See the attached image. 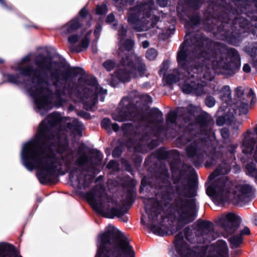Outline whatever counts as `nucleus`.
Segmentation results:
<instances>
[{
    "instance_id": "61",
    "label": "nucleus",
    "mask_w": 257,
    "mask_h": 257,
    "mask_svg": "<svg viewBox=\"0 0 257 257\" xmlns=\"http://www.w3.org/2000/svg\"><path fill=\"white\" fill-rule=\"evenodd\" d=\"M150 43L148 41H144L142 42V46L144 48H147L149 46Z\"/></svg>"
},
{
    "instance_id": "25",
    "label": "nucleus",
    "mask_w": 257,
    "mask_h": 257,
    "mask_svg": "<svg viewBox=\"0 0 257 257\" xmlns=\"http://www.w3.org/2000/svg\"><path fill=\"white\" fill-rule=\"evenodd\" d=\"M82 24V19L75 18L65 25L67 31L69 33L77 30Z\"/></svg>"
},
{
    "instance_id": "11",
    "label": "nucleus",
    "mask_w": 257,
    "mask_h": 257,
    "mask_svg": "<svg viewBox=\"0 0 257 257\" xmlns=\"http://www.w3.org/2000/svg\"><path fill=\"white\" fill-rule=\"evenodd\" d=\"M230 170L229 165L222 162L208 177V180L214 179V182L207 186L206 194L217 204H223L229 198L230 190L232 185L225 175Z\"/></svg>"
},
{
    "instance_id": "7",
    "label": "nucleus",
    "mask_w": 257,
    "mask_h": 257,
    "mask_svg": "<svg viewBox=\"0 0 257 257\" xmlns=\"http://www.w3.org/2000/svg\"><path fill=\"white\" fill-rule=\"evenodd\" d=\"M135 195L132 189L128 191L125 200L118 202L107 195L103 186L96 185L86 194V198L94 210L102 216L109 218L117 217L126 222L128 218L123 217L127 211L125 205L133 203Z\"/></svg>"
},
{
    "instance_id": "24",
    "label": "nucleus",
    "mask_w": 257,
    "mask_h": 257,
    "mask_svg": "<svg viewBox=\"0 0 257 257\" xmlns=\"http://www.w3.org/2000/svg\"><path fill=\"white\" fill-rule=\"evenodd\" d=\"M65 87L68 83V79L67 77L68 76H72L76 75L82 72L83 70L78 67H72L69 64L65 62Z\"/></svg>"
},
{
    "instance_id": "36",
    "label": "nucleus",
    "mask_w": 257,
    "mask_h": 257,
    "mask_svg": "<svg viewBox=\"0 0 257 257\" xmlns=\"http://www.w3.org/2000/svg\"><path fill=\"white\" fill-rule=\"evenodd\" d=\"M170 153L171 152H167L163 149H160L157 152V157L159 159H166Z\"/></svg>"
},
{
    "instance_id": "16",
    "label": "nucleus",
    "mask_w": 257,
    "mask_h": 257,
    "mask_svg": "<svg viewBox=\"0 0 257 257\" xmlns=\"http://www.w3.org/2000/svg\"><path fill=\"white\" fill-rule=\"evenodd\" d=\"M238 217L232 213H228L219 218L217 223L228 234L234 233L238 228Z\"/></svg>"
},
{
    "instance_id": "18",
    "label": "nucleus",
    "mask_w": 257,
    "mask_h": 257,
    "mask_svg": "<svg viewBox=\"0 0 257 257\" xmlns=\"http://www.w3.org/2000/svg\"><path fill=\"white\" fill-rule=\"evenodd\" d=\"M127 32L126 28L123 26H121L118 31V35L119 39V55H120V53L126 51L127 53L129 51L131 50L134 45V42L131 39H126L123 40V38L125 37Z\"/></svg>"
},
{
    "instance_id": "37",
    "label": "nucleus",
    "mask_w": 257,
    "mask_h": 257,
    "mask_svg": "<svg viewBox=\"0 0 257 257\" xmlns=\"http://www.w3.org/2000/svg\"><path fill=\"white\" fill-rule=\"evenodd\" d=\"M103 67L107 71H111L113 69L115 66V62L114 61L111 60H107L103 63Z\"/></svg>"
},
{
    "instance_id": "34",
    "label": "nucleus",
    "mask_w": 257,
    "mask_h": 257,
    "mask_svg": "<svg viewBox=\"0 0 257 257\" xmlns=\"http://www.w3.org/2000/svg\"><path fill=\"white\" fill-rule=\"evenodd\" d=\"M204 0H188V5L194 10H198L202 6Z\"/></svg>"
},
{
    "instance_id": "33",
    "label": "nucleus",
    "mask_w": 257,
    "mask_h": 257,
    "mask_svg": "<svg viewBox=\"0 0 257 257\" xmlns=\"http://www.w3.org/2000/svg\"><path fill=\"white\" fill-rule=\"evenodd\" d=\"M194 109V107L192 105H189L188 106L187 108V117H183V121L185 125H187V124H190L191 123L190 120L194 118V114L193 112Z\"/></svg>"
},
{
    "instance_id": "56",
    "label": "nucleus",
    "mask_w": 257,
    "mask_h": 257,
    "mask_svg": "<svg viewBox=\"0 0 257 257\" xmlns=\"http://www.w3.org/2000/svg\"><path fill=\"white\" fill-rule=\"evenodd\" d=\"M248 95V96L252 97L251 101L254 102L253 99L255 98V94L252 89H249Z\"/></svg>"
},
{
    "instance_id": "44",
    "label": "nucleus",
    "mask_w": 257,
    "mask_h": 257,
    "mask_svg": "<svg viewBox=\"0 0 257 257\" xmlns=\"http://www.w3.org/2000/svg\"><path fill=\"white\" fill-rule=\"evenodd\" d=\"M133 125L131 123L123 124L122 129L125 133H127L133 130Z\"/></svg>"
},
{
    "instance_id": "52",
    "label": "nucleus",
    "mask_w": 257,
    "mask_h": 257,
    "mask_svg": "<svg viewBox=\"0 0 257 257\" xmlns=\"http://www.w3.org/2000/svg\"><path fill=\"white\" fill-rule=\"evenodd\" d=\"M115 21V17L113 14H109L106 19V22L111 23Z\"/></svg>"
},
{
    "instance_id": "49",
    "label": "nucleus",
    "mask_w": 257,
    "mask_h": 257,
    "mask_svg": "<svg viewBox=\"0 0 257 257\" xmlns=\"http://www.w3.org/2000/svg\"><path fill=\"white\" fill-rule=\"evenodd\" d=\"M101 26L100 24L97 25L96 26L95 29L94 30V34L97 39L99 38V34L101 31Z\"/></svg>"
},
{
    "instance_id": "14",
    "label": "nucleus",
    "mask_w": 257,
    "mask_h": 257,
    "mask_svg": "<svg viewBox=\"0 0 257 257\" xmlns=\"http://www.w3.org/2000/svg\"><path fill=\"white\" fill-rule=\"evenodd\" d=\"M253 188L249 184L239 183L235 187L233 193L232 201L236 205H244L250 200Z\"/></svg>"
},
{
    "instance_id": "27",
    "label": "nucleus",
    "mask_w": 257,
    "mask_h": 257,
    "mask_svg": "<svg viewBox=\"0 0 257 257\" xmlns=\"http://www.w3.org/2000/svg\"><path fill=\"white\" fill-rule=\"evenodd\" d=\"M185 20V26L193 27L197 25L200 21V17L198 13H194L191 16H187V19H184Z\"/></svg>"
},
{
    "instance_id": "21",
    "label": "nucleus",
    "mask_w": 257,
    "mask_h": 257,
    "mask_svg": "<svg viewBox=\"0 0 257 257\" xmlns=\"http://www.w3.org/2000/svg\"><path fill=\"white\" fill-rule=\"evenodd\" d=\"M183 75L181 74L177 69L173 70L172 73L169 74L163 78V81L166 85H171L180 80Z\"/></svg>"
},
{
    "instance_id": "3",
    "label": "nucleus",
    "mask_w": 257,
    "mask_h": 257,
    "mask_svg": "<svg viewBox=\"0 0 257 257\" xmlns=\"http://www.w3.org/2000/svg\"><path fill=\"white\" fill-rule=\"evenodd\" d=\"M169 178L168 170L164 168L159 176V181L166 184L162 186L161 189L160 202L152 198L144 200L149 222L146 224L143 217H141V222L154 230L156 225L164 220V216L162 214L164 207H167L174 199L171 205V217L173 218L178 224L176 230H171V234H174L181 227L195 219L198 209L196 200L194 198V191L188 182L186 180H180L177 182H174V186L167 185Z\"/></svg>"
},
{
    "instance_id": "64",
    "label": "nucleus",
    "mask_w": 257,
    "mask_h": 257,
    "mask_svg": "<svg viewBox=\"0 0 257 257\" xmlns=\"http://www.w3.org/2000/svg\"><path fill=\"white\" fill-rule=\"evenodd\" d=\"M26 28H34L36 29H39V27L36 25H35V24H33V25H26Z\"/></svg>"
},
{
    "instance_id": "2",
    "label": "nucleus",
    "mask_w": 257,
    "mask_h": 257,
    "mask_svg": "<svg viewBox=\"0 0 257 257\" xmlns=\"http://www.w3.org/2000/svg\"><path fill=\"white\" fill-rule=\"evenodd\" d=\"M63 118L56 111L48 114L40 123L34 138L25 143L22 149L23 165L31 171L37 168V177L43 185L64 175L62 169L64 143L61 136L64 129L63 126L56 128Z\"/></svg>"
},
{
    "instance_id": "51",
    "label": "nucleus",
    "mask_w": 257,
    "mask_h": 257,
    "mask_svg": "<svg viewBox=\"0 0 257 257\" xmlns=\"http://www.w3.org/2000/svg\"><path fill=\"white\" fill-rule=\"evenodd\" d=\"M237 147V145L230 144L227 147L228 151L231 154H233L235 152L236 149Z\"/></svg>"
},
{
    "instance_id": "23",
    "label": "nucleus",
    "mask_w": 257,
    "mask_h": 257,
    "mask_svg": "<svg viewBox=\"0 0 257 257\" xmlns=\"http://www.w3.org/2000/svg\"><path fill=\"white\" fill-rule=\"evenodd\" d=\"M219 97L220 99L227 105L231 100V94L230 88L228 85L223 86L219 91Z\"/></svg>"
},
{
    "instance_id": "9",
    "label": "nucleus",
    "mask_w": 257,
    "mask_h": 257,
    "mask_svg": "<svg viewBox=\"0 0 257 257\" xmlns=\"http://www.w3.org/2000/svg\"><path fill=\"white\" fill-rule=\"evenodd\" d=\"M69 98L74 102L82 103L87 110H92L97 103L98 97L103 101L107 90L98 86L95 78L91 77L83 80L79 79L78 83L72 82L68 88Z\"/></svg>"
},
{
    "instance_id": "32",
    "label": "nucleus",
    "mask_w": 257,
    "mask_h": 257,
    "mask_svg": "<svg viewBox=\"0 0 257 257\" xmlns=\"http://www.w3.org/2000/svg\"><path fill=\"white\" fill-rule=\"evenodd\" d=\"M5 76L7 78L6 81H4L3 83L9 82L17 85L22 84V82L19 80V76L18 74H6Z\"/></svg>"
},
{
    "instance_id": "30",
    "label": "nucleus",
    "mask_w": 257,
    "mask_h": 257,
    "mask_svg": "<svg viewBox=\"0 0 257 257\" xmlns=\"http://www.w3.org/2000/svg\"><path fill=\"white\" fill-rule=\"evenodd\" d=\"M231 248H236L238 247L242 243L243 239L241 235H234L230 237L229 239Z\"/></svg>"
},
{
    "instance_id": "42",
    "label": "nucleus",
    "mask_w": 257,
    "mask_h": 257,
    "mask_svg": "<svg viewBox=\"0 0 257 257\" xmlns=\"http://www.w3.org/2000/svg\"><path fill=\"white\" fill-rule=\"evenodd\" d=\"M220 134L224 139H227L230 136L229 131L228 128L224 127L220 130Z\"/></svg>"
},
{
    "instance_id": "19",
    "label": "nucleus",
    "mask_w": 257,
    "mask_h": 257,
    "mask_svg": "<svg viewBox=\"0 0 257 257\" xmlns=\"http://www.w3.org/2000/svg\"><path fill=\"white\" fill-rule=\"evenodd\" d=\"M0 257H22L16 247L9 243H0Z\"/></svg>"
},
{
    "instance_id": "63",
    "label": "nucleus",
    "mask_w": 257,
    "mask_h": 257,
    "mask_svg": "<svg viewBox=\"0 0 257 257\" xmlns=\"http://www.w3.org/2000/svg\"><path fill=\"white\" fill-rule=\"evenodd\" d=\"M146 178L145 177H143V179H142L141 186V188L142 187L145 186L146 183Z\"/></svg>"
},
{
    "instance_id": "8",
    "label": "nucleus",
    "mask_w": 257,
    "mask_h": 257,
    "mask_svg": "<svg viewBox=\"0 0 257 257\" xmlns=\"http://www.w3.org/2000/svg\"><path fill=\"white\" fill-rule=\"evenodd\" d=\"M97 247L95 257H134L128 239L111 225L98 236Z\"/></svg>"
},
{
    "instance_id": "53",
    "label": "nucleus",
    "mask_w": 257,
    "mask_h": 257,
    "mask_svg": "<svg viewBox=\"0 0 257 257\" xmlns=\"http://www.w3.org/2000/svg\"><path fill=\"white\" fill-rule=\"evenodd\" d=\"M250 234V230L248 227H245L242 230L240 231V234L239 235H248Z\"/></svg>"
},
{
    "instance_id": "46",
    "label": "nucleus",
    "mask_w": 257,
    "mask_h": 257,
    "mask_svg": "<svg viewBox=\"0 0 257 257\" xmlns=\"http://www.w3.org/2000/svg\"><path fill=\"white\" fill-rule=\"evenodd\" d=\"M107 167L108 169H112L113 170L117 169V164L116 161L114 160H111L107 164Z\"/></svg>"
},
{
    "instance_id": "22",
    "label": "nucleus",
    "mask_w": 257,
    "mask_h": 257,
    "mask_svg": "<svg viewBox=\"0 0 257 257\" xmlns=\"http://www.w3.org/2000/svg\"><path fill=\"white\" fill-rule=\"evenodd\" d=\"M177 114L175 111L169 112L166 116V120L167 127L175 130L180 128L181 126L177 125Z\"/></svg>"
},
{
    "instance_id": "6",
    "label": "nucleus",
    "mask_w": 257,
    "mask_h": 257,
    "mask_svg": "<svg viewBox=\"0 0 257 257\" xmlns=\"http://www.w3.org/2000/svg\"><path fill=\"white\" fill-rule=\"evenodd\" d=\"M140 101L142 104H148L152 101L151 97L147 94L140 95L137 91H132L119 102L118 107L112 114L113 119L119 122L139 121L149 125H154V136L158 137L163 130L160 126L164 120L163 113L158 109H154L150 114H145L140 107Z\"/></svg>"
},
{
    "instance_id": "60",
    "label": "nucleus",
    "mask_w": 257,
    "mask_h": 257,
    "mask_svg": "<svg viewBox=\"0 0 257 257\" xmlns=\"http://www.w3.org/2000/svg\"><path fill=\"white\" fill-rule=\"evenodd\" d=\"M0 4L4 8H8V6L7 4L6 0H0Z\"/></svg>"
},
{
    "instance_id": "39",
    "label": "nucleus",
    "mask_w": 257,
    "mask_h": 257,
    "mask_svg": "<svg viewBox=\"0 0 257 257\" xmlns=\"http://www.w3.org/2000/svg\"><path fill=\"white\" fill-rule=\"evenodd\" d=\"M107 7L105 5H98L96 9V14L97 15H104L107 12Z\"/></svg>"
},
{
    "instance_id": "31",
    "label": "nucleus",
    "mask_w": 257,
    "mask_h": 257,
    "mask_svg": "<svg viewBox=\"0 0 257 257\" xmlns=\"http://www.w3.org/2000/svg\"><path fill=\"white\" fill-rule=\"evenodd\" d=\"M244 51L246 53L250 54L251 56H256L254 66L257 67V42L244 48Z\"/></svg>"
},
{
    "instance_id": "4",
    "label": "nucleus",
    "mask_w": 257,
    "mask_h": 257,
    "mask_svg": "<svg viewBox=\"0 0 257 257\" xmlns=\"http://www.w3.org/2000/svg\"><path fill=\"white\" fill-rule=\"evenodd\" d=\"M37 67L28 65L19 67L20 75L31 78V82L35 85L29 89L33 97L36 108L41 115H45L53 107V92L47 87L42 86L48 83L47 73L50 72L52 80L59 82L64 80V63L53 61L50 55L42 54L37 55L34 60Z\"/></svg>"
},
{
    "instance_id": "45",
    "label": "nucleus",
    "mask_w": 257,
    "mask_h": 257,
    "mask_svg": "<svg viewBox=\"0 0 257 257\" xmlns=\"http://www.w3.org/2000/svg\"><path fill=\"white\" fill-rule=\"evenodd\" d=\"M87 15L88 11L86 10L85 8H83L79 12L80 17H77L76 18L82 19V22L83 23L84 21V19L86 17Z\"/></svg>"
},
{
    "instance_id": "40",
    "label": "nucleus",
    "mask_w": 257,
    "mask_h": 257,
    "mask_svg": "<svg viewBox=\"0 0 257 257\" xmlns=\"http://www.w3.org/2000/svg\"><path fill=\"white\" fill-rule=\"evenodd\" d=\"M228 125H231L232 128L235 131H237L239 130L240 126L241 125V123L239 121H236L235 118V116H234V119L232 122L230 123H228Z\"/></svg>"
},
{
    "instance_id": "13",
    "label": "nucleus",
    "mask_w": 257,
    "mask_h": 257,
    "mask_svg": "<svg viewBox=\"0 0 257 257\" xmlns=\"http://www.w3.org/2000/svg\"><path fill=\"white\" fill-rule=\"evenodd\" d=\"M91 33L92 31L89 30L87 32H83L79 35H73L69 37L68 41L70 50L76 53L86 50L89 46Z\"/></svg>"
},
{
    "instance_id": "17",
    "label": "nucleus",
    "mask_w": 257,
    "mask_h": 257,
    "mask_svg": "<svg viewBox=\"0 0 257 257\" xmlns=\"http://www.w3.org/2000/svg\"><path fill=\"white\" fill-rule=\"evenodd\" d=\"M84 129L83 124L77 119L65 117V131L69 130L74 136L81 137Z\"/></svg>"
},
{
    "instance_id": "12",
    "label": "nucleus",
    "mask_w": 257,
    "mask_h": 257,
    "mask_svg": "<svg viewBox=\"0 0 257 257\" xmlns=\"http://www.w3.org/2000/svg\"><path fill=\"white\" fill-rule=\"evenodd\" d=\"M253 136L251 132L246 131L243 135V139L241 148L243 154L247 155L253 154L255 163L250 162L245 165L246 174L257 181V145L254 149L255 139Z\"/></svg>"
},
{
    "instance_id": "26",
    "label": "nucleus",
    "mask_w": 257,
    "mask_h": 257,
    "mask_svg": "<svg viewBox=\"0 0 257 257\" xmlns=\"http://www.w3.org/2000/svg\"><path fill=\"white\" fill-rule=\"evenodd\" d=\"M234 119V114L230 112L224 116H219L216 119V124L219 126L223 125L224 124H228V123L232 122Z\"/></svg>"
},
{
    "instance_id": "15",
    "label": "nucleus",
    "mask_w": 257,
    "mask_h": 257,
    "mask_svg": "<svg viewBox=\"0 0 257 257\" xmlns=\"http://www.w3.org/2000/svg\"><path fill=\"white\" fill-rule=\"evenodd\" d=\"M205 142L202 139L195 140L186 149L187 154L195 166L200 163L206 155L204 150Z\"/></svg>"
},
{
    "instance_id": "41",
    "label": "nucleus",
    "mask_w": 257,
    "mask_h": 257,
    "mask_svg": "<svg viewBox=\"0 0 257 257\" xmlns=\"http://www.w3.org/2000/svg\"><path fill=\"white\" fill-rule=\"evenodd\" d=\"M205 103L208 107H212L215 104V100L212 96H208L205 99Z\"/></svg>"
},
{
    "instance_id": "54",
    "label": "nucleus",
    "mask_w": 257,
    "mask_h": 257,
    "mask_svg": "<svg viewBox=\"0 0 257 257\" xmlns=\"http://www.w3.org/2000/svg\"><path fill=\"white\" fill-rule=\"evenodd\" d=\"M243 71L245 73H249L250 71L251 68L249 64H245L242 68Z\"/></svg>"
},
{
    "instance_id": "29",
    "label": "nucleus",
    "mask_w": 257,
    "mask_h": 257,
    "mask_svg": "<svg viewBox=\"0 0 257 257\" xmlns=\"http://www.w3.org/2000/svg\"><path fill=\"white\" fill-rule=\"evenodd\" d=\"M82 147H79L77 154L80 155L77 160V164L80 166H85L87 165L88 162V158L85 154L81 153Z\"/></svg>"
},
{
    "instance_id": "48",
    "label": "nucleus",
    "mask_w": 257,
    "mask_h": 257,
    "mask_svg": "<svg viewBox=\"0 0 257 257\" xmlns=\"http://www.w3.org/2000/svg\"><path fill=\"white\" fill-rule=\"evenodd\" d=\"M211 126L209 125V123L207 122H204L201 125V130L202 131H205L206 134H208V133L210 131Z\"/></svg>"
},
{
    "instance_id": "59",
    "label": "nucleus",
    "mask_w": 257,
    "mask_h": 257,
    "mask_svg": "<svg viewBox=\"0 0 257 257\" xmlns=\"http://www.w3.org/2000/svg\"><path fill=\"white\" fill-rule=\"evenodd\" d=\"M31 58L29 55H27L22 59V62L23 63H26L30 61Z\"/></svg>"
},
{
    "instance_id": "20",
    "label": "nucleus",
    "mask_w": 257,
    "mask_h": 257,
    "mask_svg": "<svg viewBox=\"0 0 257 257\" xmlns=\"http://www.w3.org/2000/svg\"><path fill=\"white\" fill-rule=\"evenodd\" d=\"M248 104L247 101L245 99L237 100L232 106L233 109L232 112L234 114L237 113L240 115L241 114H246L248 109Z\"/></svg>"
},
{
    "instance_id": "58",
    "label": "nucleus",
    "mask_w": 257,
    "mask_h": 257,
    "mask_svg": "<svg viewBox=\"0 0 257 257\" xmlns=\"http://www.w3.org/2000/svg\"><path fill=\"white\" fill-rule=\"evenodd\" d=\"M111 128H112V130L114 131V132H116L119 129V126L116 123H111Z\"/></svg>"
},
{
    "instance_id": "28",
    "label": "nucleus",
    "mask_w": 257,
    "mask_h": 257,
    "mask_svg": "<svg viewBox=\"0 0 257 257\" xmlns=\"http://www.w3.org/2000/svg\"><path fill=\"white\" fill-rule=\"evenodd\" d=\"M222 157V154L219 152H215L210 154L209 160L207 161L206 167H209L212 165H215L218 161V160Z\"/></svg>"
},
{
    "instance_id": "62",
    "label": "nucleus",
    "mask_w": 257,
    "mask_h": 257,
    "mask_svg": "<svg viewBox=\"0 0 257 257\" xmlns=\"http://www.w3.org/2000/svg\"><path fill=\"white\" fill-rule=\"evenodd\" d=\"M157 145H158L157 142L155 140H153L150 144V146H151V147H152V148H154Z\"/></svg>"
},
{
    "instance_id": "38",
    "label": "nucleus",
    "mask_w": 257,
    "mask_h": 257,
    "mask_svg": "<svg viewBox=\"0 0 257 257\" xmlns=\"http://www.w3.org/2000/svg\"><path fill=\"white\" fill-rule=\"evenodd\" d=\"M111 124V120L108 118H103L101 122V127L106 130H110Z\"/></svg>"
},
{
    "instance_id": "10",
    "label": "nucleus",
    "mask_w": 257,
    "mask_h": 257,
    "mask_svg": "<svg viewBox=\"0 0 257 257\" xmlns=\"http://www.w3.org/2000/svg\"><path fill=\"white\" fill-rule=\"evenodd\" d=\"M122 58L120 64L111 75L110 84L115 87L119 82L130 81L132 78L148 77L150 75L142 59L136 54L127 55Z\"/></svg>"
},
{
    "instance_id": "43",
    "label": "nucleus",
    "mask_w": 257,
    "mask_h": 257,
    "mask_svg": "<svg viewBox=\"0 0 257 257\" xmlns=\"http://www.w3.org/2000/svg\"><path fill=\"white\" fill-rule=\"evenodd\" d=\"M122 151V149H121V147L117 146V147H115V148L114 149V150L112 151V156L113 157H119L121 155Z\"/></svg>"
},
{
    "instance_id": "1",
    "label": "nucleus",
    "mask_w": 257,
    "mask_h": 257,
    "mask_svg": "<svg viewBox=\"0 0 257 257\" xmlns=\"http://www.w3.org/2000/svg\"><path fill=\"white\" fill-rule=\"evenodd\" d=\"M179 67L186 77L181 86L186 94L197 96L207 92V82L215 73L231 75L240 67V58L234 48L210 40L201 33L187 34L177 56Z\"/></svg>"
},
{
    "instance_id": "50",
    "label": "nucleus",
    "mask_w": 257,
    "mask_h": 257,
    "mask_svg": "<svg viewBox=\"0 0 257 257\" xmlns=\"http://www.w3.org/2000/svg\"><path fill=\"white\" fill-rule=\"evenodd\" d=\"M157 4L161 7H166L168 4V0H157Z\"/></svg>"
},
{
    "instance_id": "57",
    "label": "nucleus",
    "mask_w": 257,
    "mask_h": 257,
    "mask_svg": "<svg viewBox=\"0 0 257 257\" xmlns=\"http://www.w3.org/2000/svg\"><path fill=\"white\" fill-rule=\"evenodd\" d=\"M235 91L238 95H239V94L241 95L243 93V90L242 88L240 86L237 87L235 89Z\"/></svg>"
},
{
    "instance_id": "5",
    "label": "nucleus",
    "mask_w": 257,
    "mask_h": 257,
    "mask_svg": "<svg viewBox=\"0 0 257 257\" xmlns=\"http://www.w3.org/2000/svg\"><path fill=\"white\" fill-rule=\"evenodd\" d=\"M204 16L206 19V29L233 45H238L241 38L246 36V33H251L257 37V9L226 22L216 19L207 11Z\"/></svg>"
},
{
    "instance_id": "35",
    "label": "nucleus",
    "mask_w": 257,
    "mask_h": 257,
    "mask_svg": "<svg viewBox=\"0 0 257 257\" xmlns=\"http://www.w3.org/2000/svg\"><path fill=\"white\" fill-rule=\"evenodd\" d=\"M157 55L158 52L157 50L154 48L149 49L146 53V58L150 61L155 60Z\"/></svg>"
},
{
    "instance_id": "55",
    "label": "nucleus",
    "mask_w": 257,
    "mask_h": 257,
    "mask_svg": "<svg viewBox=\"0 0 257 257\" xmlns=\"http://www.w3.org/2000/svg\"><path fill=\"white\" fill-rule=\"evenodd\" d=\"M116 2L119 3L120 4L124 5V3H133L135 0H114Z\"/></svg>"
},
{
    "instance_id": "47",
    "label": "nucleus",
    "mask_w": 257,
    "mask_h": 257,
    "mask_svg": "<svg viewBox=\"0 0 257 257\" xmlns=\"http://www.w3.org/2000/svg\"><path fill=\"white\" fill-rule=\"evenodd\" d=\"M77 115L80 117H82L85 119H89L90 118V115L89 113L84 111H80L77 112Z\"/></svg>"
}]
</instances>
